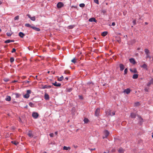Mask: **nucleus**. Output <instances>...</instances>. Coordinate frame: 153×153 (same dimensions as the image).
Segmentation results:
<instances>
[{
	"label": "nucleus",
	"mask_w": 153,
	"mask_h": 153,
	"mask_svg": "<svg viewBox=\"0 0 153 153\" xmlns=\"http://www.w3.org/2000/svg\"><path fill=\"white\" fill-rule=\"evenodd\" d=\"M25 26L27 27H29L31 28H32V27H33V26H32L31 25L28 23L26 24L25 25Z\"/></svg>",
	"instance_id": "24"
},
{
	"label": "nucleus",
	"mask_w": 153,
	"mask_h": 153,
	"mask_svg": "<svg viewBox=\"0 0 153 153\" xmlns=\"http://www.w3.org/2000/svg\"><path fill=\"white\" fill-rule=\"evenodd\" d=\"M79 6L80 7H85V4L83 3H82L80 4Z\"/></svg>",
	"instance_id": "33"
},
{
	"label": "nucleus",
	"mask_w": 153,
	"mask_h": 153,
	"mask_svg": "<svg viewBox=\"0 0 153 153\" xmlns=\"http://www.w3.org/2000/svg\"><path fill=\"white\" fill-rule=\"evenodd\" d=\"M49 135L50 137H53V133H51L49 134Z\"/></svg>",
	"instance_id": "47"
},
{
	"label": "nucleus",
	"mask_w": 153,
	"mask_h": 153,
	"mask_svg": "<svg viewBox=\"0 0 153 153\" xmlns=\"http://www.w3.org/2000/svg\"><path fill=\"white\" fill-rule=\"evenodd\" d=\"M29 105L31 107H33L34 106L32 102H29Z\"/></svg>",
	"instance_id": "36"
},
{
	"label": "nucleus",
	"mask_w": 153,
	"mask_h": 153,
	"mask_svg": "<svg viewBox=\"0 0 153 153\" xmlns=\"http://www.w3.org/2000/svg\"><path fill=\"white\" fill-rule=\"evenodd\" d=\"M94 2L97 4H99L98 0H94Z\"/></svg>",
	"instance_id": "46"
},
{
	"label": "nucleus",
	"mask_w": 153,
	"mask_h": 153,
	"mask_svg": "<svg viewBox=\"0 0 153 153\" xmlns=\"http://www.w3.org/2000/svg\"><path fill=\"white\" fill-rule=\"evenodd\" d=\"M146 58H149L150 59L151 58V57L149 56V54H146Z\"/></svg>",
	"instance_id": "48"
},
{
	"label": "nucleus",
	"mask_w": 153,
	"mask_h": 153,
	"mask_svg": "<svg viewBox=\"0 0 153 153\" xmlns=\"http://www.w3.org/2000/svg\"><path fill=\"white\" fill-rule=\"evenodd\" d=\"M39 116V114L36 112H34L32 113V117L35 119L37 118Z\"/></svg>",
	"instance_id": "2"
},
{
	"label": "nucleus",
	"mask_w": 153,
	"mask_h": 153,
	"mask_svg": "<svg viewBox=\"0 0 153 153\" xmlns=\"http://www.w3.org/2000/svg\"><path fill=\"white\" fill-rule=\"evenodd\" d=\"M145 24L146 25H147L148 24V23L147 22H145Z\"/></svg>",
	"instance_id": "59"
},
{
	"label": "nucleus",
	"mask_w": 153,
	"mask_h": 153,
	"mask_svg": "<svg viewBox=\"0 0 153 153\" xmlns=\"http://www.w3.org/2000/svg\"><path fill=\"white\" fill-rule=\"evenodd\" d=\"M53 85L54 86L56 87H60L61 84L59 83H57V82H55L54 83H52Z\"/></svg>",
	"instance_id": "11"
},
{
	"label": "nucleus",
	"mask_w": 153,
	"mask_h": 153,
	"mask_svg": "<svg viewBox=\"0 0 153 153\" xmlns=\"http://www.w3.org/2000/svg\"><path fill=\"white\" fill-rule=\"evenodd\" d=\"M88 120L86 118H85L84 120V121L85 123H87L88 121Z\"/></svg>",
	"instance_id": "32"
},
{
	"label": "nucleus",
	"mask_w": 153,
	"mask_h": 153,
	"mask_svg": "<svg viewBox=\"0 0 153 153\" xmlns=\"http://www.w3.org/2000/svg\"><path fill=\"white\" fill-rule=\"evenodd\" d=\"M37 76H35V78H36L37 79Z\"/></svg>",
	"instance_id": "60"
},
{
	"label": "nucleus",
	"mask_w": 153,
	"mask_h": 153,
	"mask_svg": "<svg viewBox=\"0 0 153 153\" xmlns=\"http://www.w3.org/2000/svg\"><path fill=\"white\" fill-rule=\"evenodd\" d=\"M43 153H47L46 152H44Z\"/></svg>",
	"instance_id": "63"
},
{
	"label": "nucleus",
	"mask_w": 153,
	"mask_h": 153,
	"mask_svg": "<svg viewBox=\"0 0 153 153\" xmlns=\"http://www.w3.org/2000/svg\"><path fill=\"white\" fill-rule=\"evenodd\" d=\"M16 51V49L15 48H13L12 49V50L11 51V52L12 53H14Z\"/></svg>",
	"instance_id": "49"
},
{
	"label": "nucleus",
	"mask_w": 153,
	"mask_h": 153,
	"mask_svg": "<svg viewBox=\"0 0 153 153\" xmlns=\"http://www.w3.org/2000/svg\"><path fill=\"white\" fill-rule=\"evenodd\" d=\"M115 22H113L112 23V26H115Z\"/></svg>",
	"instance_id": "54"
},
{
	"label": "nucleus",
	"mask_w": 153,
	"mask_h": 153,
	"mask_svg": "<svg viewBox=\"0 0 153 153\" xmlns=\"http://www.w3.org/2000/svg\"><path fill=\"white\" fill-rule=\"evenodd\" d=\"M69 73V71L68 70L65 71H64V73L65 74H68Z\"/></svg>",
	"instance_id": "45"
},
{
	"label": "nucleus",
	"mask_w": 153,
	"mask_h": 153,
	"mask_svg": "<svg viewBox=\"0 0 153 153\" xmlns=\"http://www.w3.org/2000/svg\"><path fill=\"white\" fill-rule=\"evenodd\" d=\"M27 16L31 20L33 21H35L36 20L35 16L31 17L30 14H27Z\"/></svg>",
	"instance_id": "6"
},
{
	"label": "nucleus",
	"mask_w": 153,
	"mask_h": 153,
	"mask_svg": "<svg viewBox=\"0 0 153 153\" xmlns=\"http://www.w3.org/2000/svg\"><path fill=\"white\" fill-rule=\"evenodd\" d=\"M11 143L14 144V145H16L19 144V143L17 142H16L15 141H11Z\"/></svg>",
	"instance_id": "29"
},
{
	"label": "nucleus",
	"mask_w": 153,
	"mask_h": 153,
	"mask_svg": "<svg viewBox=\"0 0 153 153\" xmlns=\"http://www.w3.org/2000/svg\"><path fill=\"white\" fill-rule=\"evenodd\" d=\"M30 82L29 81H27V83H29Z\"/></svg>",
	"instance_id": "62"
},
{
	"label": "nucleus",
	"mask_w": 153,
	"mask_h": 153,
	"mask_svg": "<svg viewBox=\"0 0 153 153\" xmlns=\"http://www.w3.org/2000/svg\"><path fill=\"white\" fill-rule=\"evenodd\" d=\"M58 134V132L57 131H56L55 132V134L56 135H57Z\"/></svg>",
	"instance_id": "56"
},
{
	"label": "nucleus",
	"mask_w": 153,
	"mask_h": 153,
	"mask_svg": "<svg viewBox=\"0 0 153 153\" xmlns=\"http://www.w3.org/2000/svg\"><path fill=\"white\" fill-rule=\"evenodd\" d=\"M138 77V75L137 74H134L133 75L132 78L134 79H137Z\"/></svg>",
	"instance_id": "23"
},
{
	"label": "nucleus",
	"mask_w": 153,
	"mask_h": 153,
	"mask_svg": "<svg viewBox=\"0 0 153 153\" xmlns=\"http://www.w3.org/2000/svg\"><path fill=\"white\" fill-rule=\"evenodd\" d=\"M89 21L90 22H96L97 20L95 19L94 17L91 18L89 19Z\"/></svg>",
	"instance_id": "16"
},
{
	"label": "nucleus",
	"mask_w": 153,
	"mask_h": 153,
	"mask_svg": "<svg viewBox=\"0 0 153 153\" xmlns=\"http://www.w3.org/2000/svg\"><path fill=\"white\" fill-rule=\"evenodd\" d=\"M14 94L16 96V98H19L21 96V94H18V93H15Z\"/></svg>",
	"instance_id": "27"
},
{
	"label": "nucleus",
	"mask_w": 153,
	"mask_h": 153,
	"mask_svg": "<svg viewBox=\"0 0 153 153\" xmlns=\"http://www.w3.org/2000/svg\"><path fill=\"white\" fill-rule=\"evenodd\" d=\"M102 12L104 14L106 13V11L105 10H102Z\"/></svg>",
	"instance_id": "42"
},
{
	"label": "nucleus",
	"mask_w": 153,
	"mask_h": 153,
	"mask_svg": "<svg viewBox=\"0 0 153 153\" xmlns=\"http://www.w3.org/2000/svg\"><path fill=\"white\" fill-rule=\"evenodd\" d=\"M11 99V97L10 96H7L5 98V100L7 101H10Z\"/></svg>",
	"instance_id": "18"
},
{
	"label": "nucleus",
	"mask_w": 153,
	"mask_h": 153,
	"mask_svg": "<svg viewBox=\"0 0 153 153\" xmlns=\"http://www.w3.org/2000/svg\"><path fill=\"white\" fill-rule=\"evenodd\" d=\"M100 109L99 108H97L95 111V115L96 116L98 117L100 113Z\"/></svg>",
	"instance_id": "3"
},
{
	"label": "nucleus",
	"mask_w": 153,
	"mask_h": 153,
	"mask_svg": "<svg viewBox=\"0 0 153 153\" xmlns=\"http://www.w3.org/2000/svg\"><path fill=\"white\" fill-rule=\"evenodd\" d=\"M12 35V33L10 32L7 33V35L8 36H10Z\"/></svg>",
	"instance_id": "40"
},
{
	"label": "nucleus",
	"mask_w": 153,
	"mask_h": 153,
	"mask_svg": "<svg viewBox=\"0 0 153 153\" xmlns=\"http://www.w3.org/2000/svg\"><path fill=\"white\" fill-rule=\"evenodd\" d=\"M63 79H64V77H63V76H62L58 78V80L59 81H62L63 80Z\"/></svg>",
	"instance_id": "31"
},
{
	"label": "nucleus",
	"mask_w": 153,
	"mask_h": 153,
	"mask_svg": "<svg viewBox=\"0 0 153 153\" xmlns=\"http://www.w3.org/2000/svg\"><path fill=\"white\" fill-rule=\"evenodd\" d=\"M130 70L131 72L132 73H137V71L136 68L131 69V68L130 69Z\"/></svg>",
	"instance_id": "9"
},
{
	"label": "nucleus",
	"mask_w": 153,
	"mask_h": 153,
	"mask_svg": "<svg viewBox=\"0 0 153 153\" xmlns=\"http://www.w3.org/2000/svg\"><path fill=\"white\" fill-rule=\"evenodd\" d=\"M128 72V69L127 68H126L124 70V74H127Z\"/></svg>",
	"instance_id": "38"
},
{
	"label": "nucleus",
	"mask_w": 153,
	"mask_h": 153,
	"mask_svg": "<svg viewBox=\"0 0 153 153\" xmlns=\"http://www.w3.org/2000/svg\"><path fill=\"white\" fill-rule=\"evenodd\" d=\"M115 114V112H112V115L111 114H110L109 115H114Z\"/></svg>",
	"instance_id": "52"
},
{
	"label": "nucleus",
	"mask_w": 153,
	"mask_h": 153,
	"mask_svg": "<svg viewBox=\"0 0 153 153\" xmlns=\"http://www.w3.org/2000/svg\"><path fill=\"white\" fill-rule=\"evenodd\" d=\"M72 90V89L71 88H68L67 89V92H70Z\"/></svg>",
	"instance_id": "41"
},
{
	"label": "nucleus",
	"mask_w": 153,
	"mask_h": 153,
	"mask_svg": "<svg viewBox=\"0 0 153 153\" xmlns=\"http://www.w3.org/2000/svg\"><path fill=\"white\" fill-rule=\"evenodd\" d=\"M107 33L108 32L107 31H105L102 33L101 35L102 36H105L107 35Z\"/></svg>",
	"instance_id": "22"
},
{
	"label": "nucleus",
	"mask_w": 153,
	"mask_h": 153,
	"mask_svg": "<svg viewBox=\"0 0 153 153\" xmlns=\"http://www.w3.org/2000/svg\"><path fill=\"white\" fill-rule=\"evenodd\" d=\"M69 29L73 28L74 27V26L71 25L68 26Z\"/></svg>",
	"instance_id": "50"
},
{
	"label": "nucleus",
	"mask_w": 153,
	"mask_h": 153,
	"mask_svg": "<svg viewBox=\"0 0 153 153\" xmlns=\"http://www.w3.org/2000/svg\"><path fill=\"white\" fill-rule=\"evenodd\" d=\"M153 84V79L152 78L148 82L147 84V86L149 87L151 84Z\"/></svg>",
	"instance_id": "8"
},
{
	"label": "nucleus",
	"mask_w": 153,
	"mask_h": 153,
	"mask_svg": "<svg viewBox=\"0 0 153 153\" xmlns=\"http://www.w3.org/2000/svg\"><path fill=\"white\" fill-rule=\"evenodd\" d=\"M29 94H26L24 95V97L26 98H28L29 97Z\"/></svg>",
	"instance_id": "30"
},
{
	"label": "nucleus",
	"mask_w": 153,
	"mask_h": 153,
	"mask_svg": "<svg viewBox=\"0 0 153 153\" xmlns=\"http://www.w3.org/2000/svg\"><path fill=\"white\" fill-rule=\"evenodd\" d=\"M109 134V132L107 130H105L104 131V136L103 137V139L106 138Z\"/></svg>",
	"instance_id": "1"
},
{
	"label": "nucleus",
	"mask_w": 153,
	"mask_h": 153,
	"mask_svg": "<svg viewBox=\"0 0 153 153\" xmlns=\"http://www.w3.org/2000/svg\"><path fill=\"white\" fill-rule=\"evenodd\" d=\"M52 86H53V85L51 86V85H45L43 86L42 87V89H45V88H51Z\"/></svg>",
	"instance_id": "10"
},
{
	"label": "nucleus",
	"mask_w": 153,
	"mask_h": 153,
	"mask_svg": "<svg viewBox=\"0 0 153 153\" xmlns=\"http://www.w3.org/2000/svg\"><path fill=\"white\" fill-rule=\"evenodd\" d=\"M119 67L120 68V70L121 71H123L125 68L124 65L122 64H120Z\"/></svg>",
	"instance_id": "7"
},
{
	"label": "nucleus",
	"mask_w": 153,
	"mask_h": 153,
	"mask_svg": "<svg viewBox=\"0 0 153 153\" xmlns=\"http://www.w3.org/2000/svg\"><path fill=\"white\" fill-rule=\"evenodd\" d=\"M17 82V81L14 80V81L13 82Z\"/></svg>",
	"instance_id": "61"
},
{
	"label": "nucleus",
	"mask_w": 153,
	"mask_h": 153,
	"mask_svg": "<svg viewBox=\"0 0 153 153\" xmlns=\"http://www.w3.org/2000/svg\"><path fill=\"white\" fill-rule=\"evenodd\" d=\"M64 5V4L62 2L58 3L57 4V7L58 8H60L62 7Z\"/></svg>",
	"instance_id": "4"
},
{
	"label": "nucleus",
	"mask_w": 153,
	"mask_h": 153,
	"mask_svg": "<svg viewBox=\"0 0 153 153\" xmlns=\"http://www.w3.org/2000/svg\"><path fill=\"white\" fill-rule=\"evenodd\" d=\"M135 106H138L139 105V102H137L135 103Z\"/></svg>",
	"instance_id": "51"
},
{
	"label": "nucleus",
	"mask_w": 153,
	"mask_h": 153,
	"mask_svg": "<svg viewBox=\"0 0 153 153\" xmlns=\"http://www.w3.org/2000/svg\"><path fill=\"white\" fill-rule=\"evenodd\" d=\"M130 116L132 118H134L136 117V114L134 113H131Z\"/></svg>",
	"instance_id": "19"
},
{
	"label": "nucleus",
	"mask_w": 153,
	"mask_h": 153,
	"mask_svg": "<svg viewBox=\"0 0 153 153\" xmlns=\"http://www.w3.org/2000/svg\"><path fill=\"white\" fill-rule=\"evenodd\" d=\"M14 42V41L13 40H10L8 39V40L5 41L4 42L5 43H9L10 42Z\"/></svg>",
	"instance_id": "20"
},
{
	"label": "nucleus",
	"mask_w": 153,
	"mask_h": 153,
	"mask_svg": "<svg viewBox=\"0 0 153 153\" xmlns=\"http://www.w3.org/2000/svg\"><path fill=\"white\" fill-rule=\"evenodd\" d=\"M14 58L13 57H11L10 58V62H14Z\"/></svg>",
	"instance_id": "34"
},
{
	"label": "nucleus",
	"mask_w": 153,
	"mask_h": 153,
	"mask_svg": "<svg viewBox=\"0 0 153 153\" xmlns=\"http://www.w3.org/2000/svg\"><path fill=\"white\" fill-rule=\"evenodd\" d=\"M19 36L21 38H23V37L25 36L24 33L22 32H20L19 34Z\"/></svg>",
	"instance_id": "15"
},
{
	"label": "nucleus",
	"mask_w": 153,
	"mask_h": 153,
	"mask_svg": "<svg viewBox=\"0 0 153 153\" xmlns=\"http://www.w3.org/2000/svg\"><path fill=\"white\" fill-rule=\"evenodd\" d=\"M71 61L73 63H75L76 62V59L75 58H74L71 60Z\"/></svg>",
	"instance_id": "37"
},
{
	"label": "nucleus",
	"mask_w": 153,
	"mask_h": 153,
	"mask_svg": "<svg viewBox=\"0 0 153 153\" xmlns=\"http://www.w3.org/2000/svg\"><path fill=\"white\" fill-rule=\"evenodd\" d=\"M149 88L147 87H146L144 88V90L146 92L149 91Z\"/></svg>",
	"instance_id": "43"
},
{
	"label": "nucleus",
	"mask_w": 153,
	"mask_h": 153,
	"mask_svg": "<svg viewBox=\"0 0 153 153\" xmlns=\"http://www.w3.org/2000/svg\"><path fill=\"white\" fill-rule=\"evenodd\" d=\"M89 149L90 150V151H92L93 150H95V148L94 149Z\"/></svg>",
	"instance_id": "53"
},
{
	"label": "nucleus",
	"mask_w": 153,
	"mask_h": 153,
	"mask_svg": "<svg viewBox=\"0 0 153 153\" xmlns=\"http://www.w3.org/2000/svg\"><path fill=\"white\" fill-rule=\"evenodd\" d=\"M141 67L145 69H147V65L145 64H144L143 65L141 66Z\"/></svg>",
	"instance_id": "26"
},
{
	"label": "nucleus",
	"mask_w": 153,
	"mask_h": 153,
	"mask_svg": "<svg viewBox=\"0 0 153 153\" xmlns=\"http://www.w3.org/2000/svg\"><path fill=\"white\" fill-rule=\"evenodd\" d=\"M27 135L30 137L31 138H32L33 137V135L32 133V131H28Z\"/></svg>",
	"instance_id": "12"
},
{
	"label": "nucleus",
	"mask_w": 153,
	"mask_h": 153,
	"mask_svg": "<svg viewBox=\"0 0 153 153\" xmlns=\"http://www.w3.org/2000/svg\"><path fill=\"white\" fill-rule=\"evenodd\" d=\"M130 91L131 90L130 89L127 88L124 91V92L125 93H126L127 94H128L130 93Z\"/></svg>",
	"instance_id": "13"
},
{
	"label": "nucleus",
	"mask_w": 153,
	"mask_h": 153,
	"mask_svg": "<svg viewBox=\"0 0 153 153\" xmlns=\"http://www.w3.org/2000/svg\"><path fill=\"white\" fill-rule=\"evenodd\" d=\"M32 28L37 31H39L40 30V29L39 28L33 26L32 27Z\"/></svg>",
	"instance_id": "14"
},
{
	"label": "nucleus",
	"mask_w": 153,
	"mask_h": 153,
	"mask_svg": "<svg viewBox=\"0 0 153 153\" xmlns=\"http://www.w3.org/2000/svg\"><path fill=\"white\" fill-rule=\"evenodd\" d=\"M126 12H123V15H125L126 14Z\"/></svg>",
	"instance_id": "55"
},
{
	"label": "nucleus",
	"mask_w": 153,
	"mask_h": 153,
	"mask_svg": "<svg viewBox=\"0 0 153 153\" xmlns=\"http://www.w3.org/2000/svg\"><path fill=\"white\" fill-rule=\"evenodd\" d=\"M65 79H66L67 80H68V77H66Z\"/></svg>",
	"instance_id": "58"
},
{
	"label": "nucleus",
	"mask_w": 153,
	"mask_h": 153,
	"mask_svg": "<svg viewBox=\"0 0 153 153\" xmlns=\"http://www.w3.org/2000/svg\"><path fill=\"white\" fill-rule=\"evenodd\" d=\"M19 16H16L14 19V20H18L19 19Z\"/></svg>",
	"instance_id": "44"
},
{
	"label": "nucleus",
	"mask_w": 153,
	"mask_h": 153,
	"mask_svg": "<svg viewBox=\"0 0 153 153\" xmlns=\"http://www.w3.org/2000/svg\"><path fill=\"white\" fill-rule=\"evenodd\" d=\"M115 150L114 149H113L112 150V152H115Z\"/></svg>",
	"instance_id": "57"
},
{
	"label": "nucleus",
	"mask_w": 153,
	"mask_h": 153,
	"mask_svg": "<svg viewBox=\"0 0 153 153\" xmlns=\"http://www.w3.org/2000/svg\"><path fill=\"white\" fill-rule=\"evenodd\" d=\"M144 51L146 54H149V51L148 49H145L144 50Z\"/></svg>",
	"instance_id": "25"
},
{
	"label": "nucleus",
	"mask_w": 153,
	"mask_h": 153,
	"mask_svg": "<svg viewBox=\"0 0 153 153\" xmlns=\"http://www.w3.org/2000/svg\"><path fill=\"white\" fill-rule=\"evenodd\" d=\"M63 149L64 150H67L68 149H70V147H67L66 146H64Z\"/></svg>",
	"instance_id": "28"
},
{
	"label": "nucleus",
	"mask_w": 153,
	"mask_h": 153,
	"mask_svg": "<svg viewBox=\"0 0 153 153\" xmlns=\"http://www.w3.org/2000/svg\"><path fill=\"white\" fill-rule=\"evenodd\" d=\"M4 80L5 82H8V81H9V79H8V78H4Z\"/></svg>",
	"instance_id": "39"
},
{
	"label": "nucleus",
	"mask_w": 153,
	"mask_h": 153,
	"mask_svg": "<svg viewBox=\"0 0 153 153\" xmlns=\"http://www.w3.org/2000/svg\"><path fill=\"white\" fill-rule=\"evenodd\" d=\"M45 99L46 100H49V95L46 93L45 94Z\"/></svg>",
	"instance_id": "17"
},
{
	"label": "nucleus",
	"mask_w": 153,
	"mask_h": 153,
	"mask_svg": "<svg viewBox=\"0 0 153 153\" xmlns=\"http://www.w3.org/2000/svg\"><path fill=\"white\" fill-rule=\"evenodd\" d=\"M152 138H153V134L152 135Z\"/></svg>",
	"instance_id": "64"
},
{
	"label": "nucleus",
	"mask_w": 153,
	"mask_h": 153,
	"mask_svg": "<svg viewBox=\"0 0 153 153\" xmlns=\"http://www.w3.org/2000/svg\"><path fill=\"white\" fill-rule=\"evenodd\" d=\"M130 62L132 63L133 65H134L136 64V62L134 60V59L133 58H131L129 59Z\"/></svg>",
	"instance_id": "5"
},
{
	"label": "nucleus",
	"mask_w": 153,
	"mask_h": 153,
	"mask_svg": "<svg viewBox=\"0 0 153 153\" xmlns=\"http://www.w3.org/2000/svg\"><path fill=\"white\" fill-rule=\"evenodd\" d=\"M31 91L30 90H28L27 91V94H29L31 93Z\"/></svg>",
	"instance_id": "35"
},
{
	"label": "nucleus",
	"mask_w": 153,
	"mask_h": 153,
	"mask_svg": "<svg viewBox=\"0 0 153 153\" xmlns=\"http://www.w3.org/2000/svg\"><path fill=\"white\" fill-rule=\"evenodd\" d=\"M118 151L119 153H123L124 152V151L123 149L122 148H120Z\"/></svg>",
	"instance_id": "21"
}]
</instances>
